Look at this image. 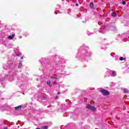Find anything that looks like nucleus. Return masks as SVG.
I'll return each mask as SVG.
<instances>
[{"mask_svg": "<svg viewBox=\"0 0 129 129\" xmlns=\"http://www.w3.org/2000/svg\"><path fill=\"white\" fill-rule=\"evenodd\" d=\"M4 129H8V127L6 126L4 127Z\"/></svg>", "mask_w": 129, "mask_h": 129, "instance_id": "nucleus-20", "label": "nucleus"}, {"mask_svg": "<svg viewBox=\"0 0 129 129\" xmlns=\"http://www.w3.org/2000/svg\"><path fill=\"white\" fill-rule=\"evenodd\" d=\"M23 94H24V93H23Z\"/></svg>", "mask_w": 129, "mask_h": 129, "instance_id": "nucleus-27", "label": "nucleus"}, {"mask_svg": "<svg viewBox=\"0 0 129 129\" xmlns=\"http://www.w3.org/2000/svg\"><path fill=\"white\" fill-rule=\"evenodd\" d=\"M19 38H20V39H22V36H20Z\"/></svg>", "mask_w": 129, "mask_h": 129, "instance_id": "nucleus-23", "label": "nucleus"}, {"mask_svg": "<svg viewBox=\"0 0 129 129\" xmlns=\"http://www.w3.org/2000/svg\"><path fill=\"white\" fill-rule=\"evenodd\" d=\"M60 94V92H58V94Z\"/></svg>", "mask_w": 129, "mask_h": 129, "instance_id": "nucleus-25", "label": "nucleus"}, {"mask_svg": "<svg viewBox=\"0 0 129 129\" xmlns=\"http://www.w3.org/2000/svg\"><path fill=\"white\" fill-rule=\"evenodd\" d=\"M12 66H13V64H11L9 65L8 63L7 64H4L3 66L4 69H5V70H7V69H9V68H12Z\"/></svg>", "mask_w": 129, "mask_h": 129, "instance_id": "nucleus-4", "label": "nucleus"}, {"mask_svg": "<svg viewBox=\"0 0 129 129\" xmlns=\"http://www.w3.org/2000/svg\"><path fill=\"white\" fill-rule=\"evenodd\" d=\"M111 16L113 18H116V17H117V14H116V13H115L112 12L111 14Z\"/></svg>", "mask_w": 129, "mask_h": 129, "instance_id": "nucleus-11", "label": "nucleus"}, {"mask_svg": "<svg viewBox=\"0 0 129 129\" xmlns=\"http://www.w3.org/2000/svg\"><path fill=\"white\" fill-rule=\"evenodd\" d=\"M0 25H1V21H0Z\"/></svg>", "mask_w": 129, "mask_h": 129, "instance_id": "nucleus-28", "label": "nucleus"}, {"mask_svg": "<svg viewBox=\"0 0 129 129\" xmlns=\"http://www.w3.org/2000/svg\"><path fill=\"white\" fill-rule=\"evenodd\" d=\"M21 59H24V57L23 56L21 57Z\"/></svg>", "mask_w": 129, "mask_h": 129, "instance_id": "nucleus-22", "label": "nucleus"}, {"mask_svg": "<svg viewBox=\"0 0 129 129\" xmlns=\"http://www.w3.org/2000/svg\"><path fill=\"white\" fill-rule=\"evenodd\" d=\"M22 55V53L21 52H18V53H16L17 56H21Z\"/></svg>", "mask_w": 129, "mask_h": 129, "instance_id": "nucleus-17", "label": "nucleus"}, {"mask_svg": "<svg viewBox=\"0 0 129 129\" xmlns=\"http://www.w3.org/2000/svg\"><path fill=\"white\" fill-rule=\"evenodd\" d=\"M119 60H120V61H123V60H125V58H123L122 57H120Z\"/></svg>", "mask_w": 129, "mask_h": 129, "instance_id": "nucleus-16", "label": "nucleus"}, {"mask_svg": "<svg viewBox=\"0 0 129 129\" xmlns=\"http://www.w3.org/2000/svg\"><path fill=\"white\" fill-rule=\"evenodd\" d=\"M122 4V5H123L124 6V5H125V4H126V3H125V1H123Z\"/></svg>", "mask_w": 129, "mask_h": 129, "instance_id": "nucleus-19", "label": "nucleus"}, {"mask_svg": "<svg viewBox=\"0 0 129 129\" xmlns=\"http://www.w3.org/2000/svg\"><path fill=\"white\" fill-rule=\"evenodd\" d=\"M7 77L9 80V81H13L14 80V73L10 72L9 76L6 75L4 78H7Z\"/></svg>", "mask_w": 129, "mask_h": 129, "instance_id": "nucleus-1", "label": "nucleus"}, {"mask_svg": "<svg viewBox=\"0 0 129 129\" xmlns=\"http://www.w3.org/2000/svg\"><path fill=\"white\" fill-rule=\"evenodd\" d=\"M47 85H48V86L49 87H52V85H51V81L49 80L47 82Z\"/></svg>", "mask_w": 129, "mask_h": 129, "instance_id": "nucleus-12", "label": "nucleus"}, {"mask_svg": "<svg viewBox=\"0 0 129 129\" xmlns=\"http://www.w3.org/2000/svg\"><path fill=\"white\" fill-rule=\"evenodd\" d=\"M15 110H21L22 109V105H19L15 107Z\"/></svg>", "mask_w": 129, "mask_h": 129, "instance_id": "nucleus-8", "label": "nucleus"}, {"mask_svg": "<svg viewBox=\"0 0 129 129\" xmlns=\"http://www.w3.org/2000/svg\"><path fill=\"white\" fill-rule=\"evenodd\" d=\"M90 8L92 10H94V5L93 4V3L92 2L90 4Z\"/></svg>", "mask_w": 129, "mask_h": 129, "instance_id": "nucleus-10", "label": "nucleus"}, {"mask_svg": "<svg viewBox=\"0 0 129 129\" xmlns=\"http://www.w3.org/2000/svg\"><path fill=\"white\" fill-rule=\"evenodd\" d=\"M22 65H23V62H22V61H20L19 62V64L18 66L19 69H20L22 67Z\"/></svg>", "mask_w": 129, "mask_h": 129, "instance_id": "nucleus-13", "label": "nucleus"}, {"mask_svg": "<svg viewBox=\"0 0 129 129\" xmlns=\"http://www.w3.org/2000/svg\"><path fill=\"white\" fill-rule=\"evenodd\" d=\"M100 92L103 94V95L106 96V95H109V92L108 91L104 89L101 88L100 90Z\"/></svg>", "mask_w": 129, "mask_h": 129, "instance_id": "nucleus-2", "label": "nucleus"}, {"mask_svg": "<svg viewBox=\"0 0 129 129\" xmlns=\"http://www.w3.org/2000/svg\"><path fill=\"white\" fill-rule=\"evenodd\" d=\"M123 92L124 93H128V90H127V89L124 88L123 89Z\"/></svg>", "mask_w": 129, "mask_h": 129, "instance_id": "nucleus-14", "label": "nucleus"}, {"mask_svg": "<svg viewBox=\"0 0 129 129\" xmlns=\"http://www.w3.org/2000/svg\"><path fill=\"white\" fill-rule=\"evenodd\" d=\"M48 127L47 125L43 126L41 127V129H48Z\"/></svg>", "mask_w": 129, "mask_h": 129, "instance_id": "nucleus-15", "label": "nucleus"}, {"mask_svg": "<svg viewBox=\"0 0 129 129\" xmlns=\"http://www.w3.org/2000/svg\"><path fill=\"white\" fill-rule=\"evenodd\" d=\"M86 108H87L88 109H89L90 110H92V111H94L95 110V107H94V106H92L91 105H87L86 106Z\"/></svg>", "mask_w": 129, "mask_h": 129, "instance_id": "nucleus-3", "label": "nucleus"}, {"mask_svg": "<svg viewBox=\"0 0 129 129\" xmlns=\"http://www.w3.org/2000/svg\"><path fill=\"white\" fill-rule=\"evenodd\" d=\"M105 28V26H101L99 29V33H101V34H104V29Z\"/></svg>", "mask_w": 129, "mask_h": 129, "instance_id": "nucleus-5", "label": "nucleus"}, {"mask_svg": "<svg viewBox=\"0 0 129 129\" xmlns=\"http://www.w3.org/2000/svg\"><path fill=\"white\" fill-rule=\"evenodd\" d=\"M76 7H78L79 4H76Z\"/></svg>", "mask_w": 129, "mask_h": 129, "instance_id": "nucleus-21", "label": "nucleus"}, {"mask_svg": "<svg viewBox=\"0 0 129 129\" xmlns=\"http://www.w3.org/2000/svg\"><path fill=\"white\" fill-rule=\"evenodd\" d=\"M108 72L110 74V75L112 76V77H114V76H116V73H115L114 71H108Z\"/></svg>", "mask_w": 129, "mask_h": 129, "instance_id": "nucleus-6", "label": "nucleus"}, {"mask_svg": "<svg viewBox=\"0 0 129 129\" xmlns=\"http://www.w3.org/2000/svg\"><path fill=\"white\" fill-rule=\"evenodd\" d=\"M114 55L115 54L114 53H110V55L112 56V57H114Z\"/></svg>", "mask_w": 129, "mask_h": 129, "instance_id": "nucleus-18", "label": "nucleus"}, {"mask_svg": "<svg viewBox=\"0 0 129 129\" xmlns=\"http://www.w3.org/2000/svg\"><path fill=\"white\" fill-rule=\"evenodd\" d=\"M60 61H62V59H60Z\"/></svg>", "mask_w": 129, "mask_h": 129, "instance_id": "nucleus-26", "label": "nucleus"}, {"mask_svg": "<svg viewBox=\"0 0 129 129\" xmlns=\"http://www.w3.org/2000/svg\"><path fill=\"white\" fill-rule=\"evenodd\" d=\"M15 36H16V34H12V35H10L8 37V39H10V40H13L14 39V37H15Z\"/></svg>", "mask_w": 129, "mask_h": 129, "instance_id": "nucleus-9", "label": "nucleus"}, {"mask_svg": "<svg viewBox=\"0 0 129 129\" xmlns=\"http://www.w3.org/2000/svg\"><path fill=\"white\" fill-rule=\"evenodd\" d=\"M51 79H52L53 80H54L53 84H57V83L56 82V79H58L57 77L52 76L51 77Z\"/></svg>", "mask_w": 129, "mask_h": 129, "instance_id": "nucleus-7", "label": "nucleus"}, {"mask_svg": "<svg viewBox=\"0 0 129 129\" xmlns=\"http://www.w3.org/2000/svg\"><path fill=\"white\" fill-rule=\"evenodd\" d=\"M86 56H89V54H86Z\"/></svg>", "mask_w": 129, "mask_h": 129, "instance_id": "nucleus-24", "label": "nucleus"}]
</instances>
